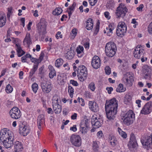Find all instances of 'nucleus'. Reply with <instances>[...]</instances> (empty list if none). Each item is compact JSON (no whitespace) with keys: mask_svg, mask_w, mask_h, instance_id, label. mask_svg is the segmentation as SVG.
<instances>
[{"mask_svg":"<svg viewBox=\"0 0 152 152\" xmlns=\"http://www.w3.org/2000/svg\"><path fill=\"white\" fill-rule=\"evenodd\" d=\"M124 82L125 85L128 86H131L133 84V82L134 81L133 77L130 75L127 78L124 77L123 78Z\"/></svg>","mask_w":152,"mask_h":152,"instance_id":"nucleus-22","label":"nucleus"},{"mask_svg":"<svg viewBox=\"0 0 152 152\" xmlns=\"http://www.w3.org/2000/svg\"><path fill=\"white\" fill-rule=\"evenodd\" d=\"M94 26L93 21L91 18H89L86 21V28L88 30H91Z\"/></svg>","mask_w":152,"mask_h":152,"instance_id":"nucleus-29","label":"nucleus"},{"mask_svg":"<svg viewBox=\"0 0 152 152\" xmlns=\"http://www.w3.org/2000/svg\"><path fill=\"white\" fill-rule=\"evenodd\" d=\"M5 91L8 94L11 93L13 91V88L10 84H8L6 88Z\"/></svg>","mask_w":152,"mask_h":152,"instance_id":"nucleus-49","label":"nucleus"},{"mask_svg":"<svg viewBox=\"0 0 152 152\" xmlns=\"http://www.w3.org/2000/svg\"><path fill=\"white\" fill-rule=\"evenodd\" d=\"M76 51L77 56L79 58L81 57L84 54L83 47L80 45L77 47Z\"/></svg>","mask_w":152,"mask_h":152,"instance_id":"nucleus-28","label":"nucleus"},{"mask_svg":"<svg viewBox=\"0 0 152 152\" xmlns=\"http://www.w3.org/2000/svg\"><path fill=\"white\" fill-rule=\"evenodd\" d=\"M88 88L92 91H94L95 89V84L94 82H91L89 84Z\"/></svg>","mask_w":152,"mask_h":152,"instance_id":"nucleus-52","label":"nucleus"},{"mask_svg":"<svg viewBox=\"0 0 152 152\" xmlns=\"http://www.w3.org/2000/svg\"><path fill=\"white\" fill-rule=\"evenodd\" d=\"M66 80V77L64 74H60L57 76V82L60 85H62L64 84Z\"/></svg>","mask_w":152,"mask_h":152,"instance_id":"nucleus-27","label":"nucleus"},{"mask_svg":"<svg viewBox=\"0 0 152 152\" xmlns=\"http://www.w3.org/2000/svg\"><path fill=\"white\" fill-rule=\"evenodd\" d=\"M30 57L31 55L30 54H26L25 56H23L21 58V61L23 62H25L26 61L27 58H29V57Z\"/></svg>","mask_w":152,"mask_h":152,"instance_id":"nucleus-53","label":"nucleus"},{"mask_svg":"<svg viewBox=\"0 0 152 152\" xmlns=\"http://www.w3.org/2000/svg\"><path fill=\"white\" fill-rule=\"evenodd\" d=\"M97 0H89V2L91 5L94 6L97 2Z\"/></svg>","mask_w":152,"mask_h":152,"instance_id":"nucleus-61","label":"nucleus"},{"mask_svg":"<svg viewBox=\"0 0 152 152\" xmlns=\"http://www.w3.org/2000/svg\"><path fill=\"white\" fill-rule=\"evenodd\" d=\"M89 123L87 119H83L82 120L80 124V127L88 128Z\"/></svg>","mask_w":152,"mask_h":152,"instance_id":"nucleus-37","label":"nucleus"},{"mask_svg":"<svg viewBox=\"0 0 152 152\" xmlns=\"http://www.w3.org/2000/svg\"><path fill=\"white\" fill-rule=\"evenodd\" d=\"M135 118L134 114L131 110H129L126 113L123 114L121 119L124 124L129 126L132 124Z\"/></svg>","mask_w":152,"mask_h":152,"instance_id":"nucleus-1","label":"nucleus"},{"mask_svg":"<svg viewBox=\"0 0 152 152\" xmlns=\"http://www.w3.org/2000/svg\"><path fill=\"white\" fill-rule=\"evenodd\" d=\"M14 148L15 152H20L23 149L22 144L18 141H16L15 142Z\"/></svg>","mask_w":152,"mask_h":152,"instance_id":"nucleus-26","label":"nucleus"},{"mask_svg":"<svg viewBox=\"0 0 152 152\" xmlns=\"http://www.w3.org/2000/svg\"><path fill=\"white\" fill-rule=\"evenodd\" d=\"M105 70L106 74L109 75L110 74L111 72V69L109 66H106L105 68Z\"/></svg>","mask_w":152,"mask_h":152,"instance_id":"nucleus-58","label":"nucleus"},{"mask_svg":"<svg viewBox=\"0 0 152 152\" xmlns=\"http://www.w3.org/2000/svg\"><path fill=\"white\" fill-rule=\"evenodd\" d=\"M70 130L74 132H75L77 130V128L76 125H73L70 128Z\"/></svg>","mask_w":152,"mask_h":152,"instance_id":"nucleus-62","label":"nucleus"},{"mask_svg":"<svg viewBox=\"0 0 152 152\" xmlns=\"http://www.w3.org/2000/svg\"><path fill=\"white\" fill-rule=\"evenodd\" d=\"M77 74L79 80L83 82L86 79L87 76L86 67L84 65H80L77 70Z\"/></svg>","mask_w":152,"mask_h":152,"instance_id":"nucleus-3","label":"nucleus"},{"mask_svg":"<svg viewBox=\"0 0 152 152\" xmlns=\"http://www.w3.org/2000/svg\"><path fill=\"white\" fill-rule=\"evenodd\" d=\"M151 104L149 103L146 104L141 111V113L143 114H149L151 111Z\"/></svg>","mask_w":152,"mask_h":152,"instance_id":"nucleus-24","label":"nucleus"},{"mask_svg":"<svg viewBox=\"0 0 152 152\" xmlns=\"http://www.w3.org/2000/svg\"><path fill=\"white\" fill-rule=\"evenodd\" d=\"M88 106L91 110L94 112H97L99 110L97 104L94 101H90L88 103Z\"/></svg>","mask_w":152,"mask_h":152,"instance_id":"nucleus-20","label":"nucleus"},{"mask_svg":"<svg viewBox=\"0 0 152 152\" xmlns=\"http://www.w3.org/2000/svg\"><path fill=\"white\" fill-rule=\"evenodd\" d=\"M144 74V77L146 79L150 80L151 78V72H148V73H143Z\"/></svg>","mask_w":152,"mask_h":152,"instance_id":"nucleus-55","label":"nucleus"},{"mask_svg":"<svg viewBox=\"0 0 152 152\" xmlns=\"http://www.w3.org/2000/svg\"><path fill=\"white\" fill-rule=\"evenodd\" d=\"M58 96L57 95H54L52 98V103L53 104H58Z\"/></svg>","mask_w":152,"mask_h":152,"instance_id":"nucleus-51","label":"nucleus"},{"mask_svg":"<svg viewBox=\"0 0 152 152\" xmlns=\"http://www.w3.org/2000/svg\"><path fill=\"white\" fill-rule=\"evenodd\" d=\"M45 34H39V40L40 41H43L45 37Z\"/></svg>","mask_w":152,"mask_h":152,"instance_id":"nucleus-60","label":"nucleus"},{"mask_svg":"<svg viewBox=\"0 0 152 152\" xmlns=\"http://www.w3.org/2000/svg\"><path fill=\"white\" fill-rule=\"evenodd\" d=\"M126 26L125 23L123 22L118 23L117 27L116 34L117 36L122 37L126 33Z\"/></svg>","mask_w":152,"mask_h":152,"instance_id":"nucleus-4","label":"nucleus"},{"mask_svg":"<svg viewBox=\"0 0 152 152\" xmlns=\"http://www.w3.org/2000/svg\"><path fill=\"white\" fill-rule=\"evenodd\" d=\"M104 15L105 17L107 19L109 20L110 18V13L109 12L106 11L104 13Z\"/></svg>","mask_w":152,"mask_h":152,"instance_id":"nucleus-63","label":"nucleus"},{"mask_svg":"<svg viewBox=\"0 0 152 152\" xmlns=\"http://www.w3.org/2000/svg\"><path fill=\"white\" fill-rule=\"evenodd\" d=\"M29 58H30L31 62L34 63V65L37 64L39 65V63H40V61L39 59H37L32 57L31 55V57H29Z\"/></svg>","mask_w":152,"mask_h":152,"instance_id":"nucleus-47","label":"nucleus"},{"mask_svg":"<svg viewBox=\"0 0 152 152\" xmlns=\"http://www.w3.org/2000/svg\"><path fill=\"white\" fill-rule=\"evenodd\" d=\"M116 47L115 43L110 42L106 44L105 51L106 55L109 57H113L115 54Z\"/></svg>","mask_w":152,"mask_h":152,"instance_id":"nucleus-2","label":"nucleus"},{"mask_svg":"<svg viewBox=\"0 0 152 152\" xmlns=\"http://www.w3.org/2000/svg\"><path fill=\"white\" fill-rule=\"evenodd\" d=\"M38 65L37 64L33 65L32 68L29 72V77H32L38 68Z\"/></svg>","mask_w":152,"mask_h":152,"instance_id":"nucleus-35","label":"nucleus"},{"mask_svg":"<svg viewBox=\"0 0 152 152\" xmlns=\"http://www.w3.org/2000/svg\"><path fill=\"white\" fill-rule=\"evenodd\" d=\"M131 100L132 97L129 94H126L125 95L124 99V101L126 104H128L129 103L131 102Z\"/></svg>","mask_w":152,"mask_h":152,"instance_id":"nucleus-43","label":"nucleus"},{"mask_svg":"<svg viewBox=\"0 0 152 152\" xmlns=\"http://www.w3.org/2000/svg\"><path fill=\"white\" fill-rule=\"evenodd\" d=\"M128 145H130L133 148H135L137 146V144L134 135L133 134L131 136L130 140Z\"/></svg>","mask_w":152,"mask_h":152,"instance_id":"nucleus-25","label":"nucleus"},{"mask_svg":"<svg viewBox=\"0 0 152 152\" xmlns=\"http://www.w3.org/2000/svg\"><path fill=\"white\" fill-rule=\"evenodd\" d=\"M16 50L18 57H20L25 53V52L22 49L20 45H16Z\"/></svg>","mask_w":152,"mask_h":152,"instance_id":"nucleus-31","label":"nucleus"},{"mask_svg":"<svg viewBox=\"0 0 152 152\" xmlns=\"http://www.w3.org/2000/svg\"><path fill=\"white\" fill-rule=\"evenodd\" d=\"M48 69L50 71L49 76L50 78H53L56 75V72L53 67L51 65H49Z\"/></svg>","mask_w":152,"mask_h":152,"instance_id":"nucleus-30","label":"nucleus"},{"mask_svg":"<svg viewBox=\"0 0 152 152\" xmlns=\"http://www.w3.org/2000/svg\"><path fill=\"white\" fill-rule=\"evenodd\" d=\"M118 141L116 138L114 137H112L110 140V143L113 147H114L118 144Z\"/></svg>","mask_w":152,"mask_h":152,"instance_id":"nucleus-39","label":"nucleus"},{"mask_svg":"<svg viewBox=\"0 0 152 152\" xmlns=\"http://www.w3.org/2000/svg\"><path fill=\"white\" fill-rule=\"evenodd\" d=\"M70 83L74 86H77L78 85L77 82L74 80H70Z\"/></svg>","mask_w":152,"mask_h":152,"instance_id":"nucleus-64","label":"nucleus"},{"mask_svg":"<svg viewBox=\"0 0 152 152\" xmlns=\"http://www.w3.org/2000/svg\"><path fill=\"white\" fill-rule=\"evenodd\" d=\"M45 123V118L44 115L41 114L39 115L37 120V126L38 129L41 130L44 126Z\"/></svg>","mask_w":152,"mask_h":152,"instance_id":"nucleus-19","label":"nucleus"},{"mask_svg":"<svg viewBox=\"0 0 152 152\" xmlns=\"http://www.w3.org/2000/svg\"><path fill=\"white\" fill-rule=\"evenodd\" d=\"M142 70L143 73L152 72V69L151 67L147 65L143 66Z\"/></svg>","mask_w":152,"mask_h":152,"instance_id":"nucleus-38","label":"nucleus"},{"mask_svg":"<svg viewBox=\"0 0 152 152\" xmlns=\"http://www.w3.org/2000/svg\"><path fill=\"white\" fill-rule=\"evenodd\" d=\"M101 64V60L99 57L94 56L92 58L91 65L95 69H97L99 68Z\"/></svg>","mask_w":152,"mask_h":152,"instance_id":"nucleus-16","label":"nucleus"},{"mask_svg":"<svg viewBox=\"0 0 152 152\" xmlns=\"http://www.w3.org/2000/svg\"><path fill=\"white\" fill-rule=\"evenodd\" d=\"M14 140V137L1 141V142H2L3 145L6 148H8L12 146Z\"/></svg>","mask_w":152,"mask_h":152,"instance_id":"nucleus-18","label":"nucleus"},{"mask_svg":"<svg viewBox=\"0 0 152 152\" xmlns=\"http://www.w3.org/2000/svg\"><path fill=\"white\" fill-rule=\"evenodd\" d=\"M127 9L125 4H124L121 3L117 8L115 14L118 18H119L121 15L125 16L126 13Z\"/></svg>","mask_w":152,"mask_h":152,"instance_id":"nucleus-8","label":"nucleus"},{"mask_svg":"<svg viewBox=\"0 0 152 152\" xmlns=\"http://www.w3.org/2000/svg\"><path fill=\"white\" fill-rule=\"evenodd\" d=\"M88 130V128L80 127V132L83 134H85Z\"/></svg>","mask_w":152,"mask_h":152,"instance_id":"nucleus-50","label":"nucleus"},{"mask_svg":"<svg viewBox=\"0 0 152 152\" xmlns=\"http://www.w3.org/2000/svg\"><path fill=\"white\" fill-rule=\"evenodd\" d=\"M141 142L144 148L149 149L151 148V145L152 146V135L148 136L144 139H141Z\"/></svg>","mask_w":152,"mask_h":152,"instance_id":"nucleus-12","label":"nucleus"},{"mask_svg":"<svg viewBox=\"0 0 152 152\" xmlns=\"http://www.w3.org/2000/svg\"><path fill=\"white\" fill-rule=\"evenodd\" d=\"M115 28V25L113 23H110L108 27H107L106 29L104 31V33H107L108 36H110L113 33V31Z\"/></svg>","mask_w":152,"mask_h":152,"instance_id":"nucleus-23","label":"nucleus"},{"mask_svg":"<svg viewBox=\"0 0 152 152\" xmlns=\"http://www.w3.org/2000/svg\"><path fill=\"white\" fill-rule=\"evenodd\" d=\"M118 131L119 134L124 138H126L127 137V134L126 133L122 130L120 128H118Z\"/></svg>","mask_w":152,"mask_h":152,"instance_id":"nucleus-41","label":"nucleus"},{"mask_svg":"<svg viewBox=\"0 0 152 152\" xmlns=\"http://www.w3.org/2000/svg\"><path fill=\"white\" fill-rule=\"evenodd\" d=\"M10 115L13 119H17L20 118L21 113L20 110L17 107H13L10 111Z\"/></svg>","mask_w":152,"mask_h":152,"instance_id":"nucleus-10","label":"nucleus"},{"mask_svg":"<svg viewBox=\"0 0 152 152\" xmlns=\"http://www.w3.org/2000/svg\"><path fill=\"white\" fill-rule=\"evenodd\" d=\"M41 87L42 91L45 94L49 93L51 90L52 86L50 83L46 82L41 83Z\"/></svg>","mask_w":152,"mask_h":152,"instance_id":"nucleus-15","label":"nucleus"},{"mask_svg":"<svg viewBox=\"0 0 152 152\" xmlns=\"http://www.w3.org/2000/svg\"><path fill=\"white\" fill-rule=\"evenodd\" d=\"M68 93L70 96L71 98H72L73 96V94L74 92V89L72 87L70 86H69L68 87Z\"/></svg>","mask_w":152,"mask_h":152,"instance_id":"nucleus-44","label":"nucleus"},{"mask_svg":"<svg viewBox=\"0 0 152 152\" xmlns=\"http://www.w3.org/2000/svg\"><path fill=\"white\" fill-rule=\"evenodd\" d=\"M46 24L45 21H41L37 25V32L38 34H46Z\"/></svg>","mask_w":152,"mask_h":152,"instance_id":"nucleus-13","label":"nucleus"},{"mask_svg":"<svg viewBox=\"0 0 152 152\" xmlns=\"http://www.w3.org/2000/svg\"><path fill=\"white\" fill-rule=\"evenodd\" d=\"M62 11V10L61 8H57L53 11V14L55 15H58L61 13Z\"/></svg>","mask_w":152,"mask_h":152,"instance_id":"nucleus-45","label":"nucleus"},{"mask_svg":"<svg viewBox=\"0 0 152 152\" xmlns=\"http://www.w3.org/2000/svg\"><path fill=\"white\" fill-rule=\"evenodd\" d=\"M77 30L75 28H74L72 30L70 34V38L72 39H73L77 34Z\"/></svg>","mask_w":152,"mask_h":152,"instance_id":"nucleus-42","label":"nucleus"},{"mask_svg":"<svg viewBox=\"0 0 152 152\" xmlns=\"http://www.w3.org/2000/svg\"><path fill=\"white\" fill-rule=\"evenodd\" d=\"M23 44V45L26 47H29L32 44L31 40L30 37V34L29 33H27L24 38Z\"/></svg>","mask_w":152,"mask_h":152,"instance_id":"nucleus-21","label":"nucleus"},{"mask_svg":"<svg viewBox=\"0 0 152 152\" xmlns=\"http://www.w3.org/2000/svg\"><path fill=\"white\" fill-rule=\"evenodd\" d=\"M55 37L57 39L62 38V35L61 34V32L60 31H58L55 35Z\"/></svg>","mask_w":152,"mask_h":152,"instance_id":"nucleus-56","label":"nucleus"},{"mask_svg":"<svg viewBox=\"0 0 152 152\" xmlns=\"http://www.w3.org/2000/svg\"><path fill=\"white\" fill-rule=\"evenodd\" d=\"M118 108H105L107 118L110 121H112L115 119Z\"/></svg>","mask_w":152,"mask_h":152,"instance_id":"nucleus-6","label":"nucleus"},{"mask_svg":"<svg viewBox=\"0 0 152 152\" xmlns=\"http://www.w3.org/2000/svg\"><path fill=\"white\" fill-rule=\"evenodd\" d=\"M14 137L13 132L6 128H4L1 130L0 140L1 141Z\"/></svg>","mask_w":152,"mask_h":152,"instance_id":"nucleus-5","label":"nucleus"},{"mask_svg":"<svg viewBox=\"0 0 152 152\" xmlns=\"http://www.w3.org/2000/svg\"><path fill=\"white\" fill-rule=\"evenodd\" d=\"M74 53L73 50H72L71 48L68 49L67 52L66 54V58L69 59H72L74 56Z\"/></svg>","mask_w":152,"mask_h":152,"instance_id":"nucleus-32","label":"nucleus"},{"mask_svg":"<svg viewBox=\"0 0 152 152\" xmlns=\"http://www.w3.org/2000/svg\"><path fill=\"white\" fill-rule=\"evenodd\" d=\"M148 31L149 34H152V22L150 23L148 26Z\"/></svg>","mask_w":152,"mask_h":152,"instance_id":"nucleus-59","label":"nucleus"},{"mask_svg":"<svg viewBox=\"0 0 152 152\" xmlns=\"http://www.w3.org/2000/svg\"><path fill=\"white\" fill-rule=\"evenodd\" d=\"M30 126L28 125H24L21 126L19 128V132L22 135L25 136L28 134L30 132Z\"/></svg>","mask_w":152,"mask_h":152,"instance_id":"nucleus-17","label":"nucleus"},{"mask_svg":"<svg viewBox=\"0 0 152 152\" xmlns=\"http://www.w3.org/2000/svg\"><path fill=\"white\" fill-rule=\"evenodd\" d=\"M64 62L62 58L57 59L55 62V65L57 67H59L63 64Z\"/></svg>","mask_w":152,"mask_h":152,"instance_id":"nucleus-40","label":"nucleus"},{"mask_svg":"<svg viewBox=\"0 0 152 152\" xmlns=\"http://www.w3.org/2000/svg\"><path fill=\"white\" fill-rule=\"evenodd\" d=\"M145 52L140 45H138L135 48L133 52L134 57L136 58L140 59L143 57Z\"/></svg>","mask_w":152,"mask_h":152,"instance_id":"nucleus-11","label":"nucleus"},{"mask_svg":"<svg viewBox=\"0 0 152 152\" xmlns=\"http://www.w3.org/2000/svg\"><path fill=\"white\" fill-rule=\"evenodd\" d=\"M53 109L56 113H59L61 111V106L59 104H53Z\"/></svg>","mask_w":152,"mask_h":152,"instance_id":"nucleus-33","label":"nucleus"},{"mask_svg":"<svg viewBox=\"0 0 152 152\" xmlns=\"http://www.w3.org/2000/svg\"><path fill=\"white\" fill-rule=\"evenodd\" d=\"M99 115L94 114L91 118V124L95 128H99L102 125L103 121L100 118Z\"/></svg>","mask_w":152,"mask_h":152,"instance_id":"nucleus-9","label":"nucleus"},{"mask_svg":"<svg viewBox=\"0 0 152 152\" xmlns=\"http://www.w3.org/2000/svg\"><path fill=\"white\" fill-rule=\"evenodd\" d=\"M31 88L34 92L35 93H36L38 88V84L36 83H34L31 86Z\"/></svg>","mask_w":152,"mask_h":152,"instance_id":"nucleus-48","label":"nucleus"},{"mask_svg":"<svg viewBox=\"0 0 152 152\" xmlns=\"http://www.w3.org/2000/svg\"><path fill=\"white\" fill-rule=\"evenodd\" d=\"M98 142L96 141H93L92 144L93 149L95 151H96L98 150L99 145Z\"/></svg>","mask_w":152,"mask_h":152,"instance_id":"nucleus-46","label":"nucleus"},{"mask_svg":"<svg viewBox=\"0 0 152 152\" xmlns=\"http://www.w3.org/2000/svg\"><path fill=\"white\" fill-rule=\"evenodd\" d=\"M6 18L4 15L0 14V27H3L6 22Z\"/></svg>","mask_w":152,"mask_h":152,"instance_id":"nucleus-34","label":"nucleus"},{"mask_svg":"<svg viewBox=\"0 0 152 152\" xmlns=\"http://www.w3.org/2000/svg\"><path fill=\"white\" fill-rule=\"evenodd\" d=\"M79 103L82 106H84L85 105V104L84 101L82 98H78L77 99Z\"/></svg>","mask_w":152,"mask_h":152,"instance_id":"nucleus-57","label":"nucleus"},{"mask_svg":"<svg viewBox=\"0 0 152 152\" xmlns=\"http://www.w3.org/2000/svg\"><path fill=\"white\" fill-rule=\"evenodd\" d=\"M70 141L72 144L76 147H78L81 145V138L77 134H72L70 136Z\"/></svg>","mask_w":152,"mask_h":152,"instance_id":"nucleus-7","label":"nucleus"},{"mask_svg":"<svg viewBox=\"0 0 152 152\" xmlns=\"http://www.w3.org/2000/svg\"><path fill=\"white\" fill-rule=\"evenodd\" d=\"M118 101L115 98L106 101L105 108H118Z\"/></svg>","mask_w":152,"mask_h":152,"instance_id":"nucleus-14","label":"nucleus"},{"mask_svg":"<svg viewBox=\"0 0 152 152\" xmlns=\"http://www.w3.org/2000/svg\"><path fill=\"white\" fill-rule=\"evenodd\" d=\"M126 90V88L124 87L123 85L121 83H120L116 89L117 92L119 93L124 92Z\"/></svg>","mask_w":152,"mask_h":152,"instance_id":"nucleus-36","label":"nucleus"},{"mask_svg":"<svg viewBox=\"0 0 152 152\" xmlns=\"http://www.w3.org/2000/svg\"><path fill=\"white\" fill-rule=\"evenodd\" d=\"M12 41L13 43L15 44L16 47V45H20L19 43L20 42V40L18 38H12Z\"/></svg>","mask_w":152,"mask_h":152,"instance_id":"nucleus-54","label":"nucleus"}]
</instances>
